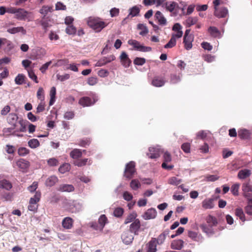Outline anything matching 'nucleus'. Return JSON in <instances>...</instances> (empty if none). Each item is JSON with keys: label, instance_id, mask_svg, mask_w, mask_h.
I'll use <instances>...</instances> for the list:
<instances>
[{"label": "nucleus", "instance_id": "nucleus-16", "mask_svg": "<svg viewBox=\"0 0 252 252\" xmlns=\"http://www.w3.org/2000/svg\"><path fill=\"white\" fill-rule=\"evenodd\" d=\"M15 14V17L18 20H25L28 14V12L22 8H17Z\"/></svg>", "mask_w": 252, "mask_h": 252}, {"label": "nucleus", "instance_id": "nucleus-53", "mask_svg": "<svg viewBox=\"0 0 252 252\" xmlns=\"http://www.w3.org/2000/svg\"><path fill=\"white\" fill-rule=\"evenodd\" d=\"M176 39L174 38V37L172 36L169 41L164 45V48H172L176 45Z\"/></svg>", "mask_w": 252, "mask_h": 252}, {"label": "nucleus", "instance_id": "nucleus-29", "mask_svg": "<svg viewBox=\"0 0 252 252\" xmlns=\"http://www.w3.org/2000/svg\"><path fill=\"white\" fill-rule=\"evenodd\" d=\"M17 166L21 169H26L29 166V162L24 159H20L16 162Z\"/></svg>", "mask_w": 252, "mask_h": 252}, {"label": "nucleus", "instance_id": "nucleus-33", "mask_svg": "<svg viewBox=\"0 0 252 252\" xmlns=\"http://www.w3.org/2000/svg\"><path fill=\"white\" fill-rule=\"evenodd\" d=\"M56 89L55 87H52L50 92V100L49 101V105H52L54 103L56 99Z\"/></svg>", "mask_w": 252, "mask_h": 252}, {"label": "nucleus", "instance_id": "nucleus-31", "mask_svg": "<svg viewBox=\"0 0 252 252\" xmlns=\"http://www.w3.org/2000/svg\"><path fill=\"white\" fill-rule=\"evenodd\" d=\"M140 8L138 6L135 5L133 6L129 9V12L128 17L130 16L132 18L137 16L140 12Z\"/></svg>", "mask_w": 252, "mask_h": 252}, {"label": "nucleus", "instance_id": "nucleus-20", "mask_svg": "<svg viewBox=\"0 0 252 252\" xmlns=\"http://www.w3.org/2000/svg\"><path fill=\"white\" fill-rule=\"evenodd\" d=\"M184 243L181 239L175 240L172 242L171 247L172 249L180 250L183 248Z\"/></svg>", "mask_w": 252, "mask_h": 252}, {"label": "nucleus", "instance_id": "nucleus-5", "mask_svg": "<svg viewBox=\"0 0 252 252\" xmlns=\"http://www.w3.org/2000/svg\"><path fill=\"white\" fill-rule=\"evenodd\" d=\"M128 44L133 47L136 50L141 52H149L151 51L152 48L149 46H145L140 44V43L133 39H130L128 41Z\"/></svg>", "mask_w": 252, "mask_h": 252}, {"label": "nucleus", "instance_id": "nucleus-56", "mask_svg": "<svg viewBox=\"0 0 252 252\" xmlns=\"http://www.w3.org/2000/svg\"><path fill=\"white\" fill-rule=\"evenodd\" d=\"M183 151L186 153H189L190 152V145L189 143H184L181 146Z\"/></svg>", "mask_w": 252, "mask_h": 252}, {"label": "nucleus", "instance_id": "nucleus-10", "mask_svg": "<svg viewBox=\"0 0 252 252\" xmlns=\"http://www.w3.org/2000/svg\"><path fill=\"white\" fill-rule=\"evenodd\" d=\"M133 236L129 231L125 232L122 235V239L123 242L126 245L131 243L133 241Z\"/></svg>", "mask_w": 252, "mask_h": 252}, {"label": "nucleus", "instance_id": "nucleus-15", "mask_svg": "<svg viewBox=\"0 0 252 252\" xmlns=\"http://www.w3.org/2000/svg\"><path fill=\"white\" fill-rule=\"evenodd\" d=\"M157 214L156 210L153 208L148 209L143 215L145 220H150L156 217Z\"/></svg>", "mask_w": 252, "mask_h": 252}, {"label": "nucleus", "instance_id": "nucleus-1", "mask_svg": "<svg viewBox=\"0 0 252 252\" xmlns=\"http://www.w3.org/2000/svg\"><path fill=\"white\" fill-rule=\"evenodd\" d=\"M87 24L90 28L96 32H101L108 25V23L103 21L100 18L93 17L88 18Z\"/></svg>", "mask_w": 252, "mask_h": 252}, {"label": "nucleus", "instance_id": "nucleus-63", "mask_svg": "<svg viewBox=\"0 0 252 252\" xmlns=\"http://www.w3.org/2000/svg\"><path fill=\"white\" fill-rule=\"evenodd\" d=\"M15 148L14 146L10 145H6L5 147V150L6 152L9 154H13L15 151Z\"/></svg>", "mask_w": 252, "mask_h": 252}, {"label": "nucleus", "instance_id": "nucleus-7", "mask_svg": "<svg viewBox=\"0 0 252 252\" xmlns=\"http://www.w3.org/2000/svg\"><path fill=\"white\" fill-rule=\"evenodd\" d=\"M115 60V57L113 55L108 56L107 57H104L99 60L96 63L95 66H102L107 63H110L111 62Z\"/></svg>", "mask_w": 252, "mask_h": 252}, {"label": "nucleus", "instance_id": "nucleus-12", "mask_svg": "<svg viewBox=\"0 0 252 252\" xmlns=\"http://www.w3.org/2000/svg\"><path fill=\"white\" fill-rule=\"evenodd\" d=\"M120 60L122 64L125 67H128L130 66L131 62L126 52H123L122 53L120 56Z\"/></svg>", "mask_w": 252, "mask_h": 252}, {"label": "nucleus", "instance_id": "nucleus-2", "mask_svg": "<svg viewBox=\"0 0 252 252\" xmlns=\"http://www.w3.org/2000/svg\"><path fill=\"white\" fill-rule=\"evenodd\" d=\"M206 220L207 224L201 225L200 227L204 233L210 236L215 233L213 227L217 225L218 222L216 218L212 216H209Z\"/></svg>", "mask_w": 252, "mask_h": 252}, {"label": "nucleus", "instance_id": "nucleus-57", "mask_svg": "<svg viewBox=\"0 0 252 252\" xmlns=\"http://www.w3.org/2000/svg\"><path fill=\"white\" fill-rule=\"evenodd\" d=\"M146 62V60L144 58L136 57L133 63L138 65H142Z\"/></svg>", "mask_w": 252, "mask_h": 252}, {"label": "nucleus", "instance_id": "nucleus-6", "mask_svg": "<svg viewBox=\"0 0 252 252\" xmlns=\"http://www.w3.org/2000/svg\"><path fill=\"white\" fill-rule=\"evenodd\" d=\"M97 101L95 97H93V99L88 96H84L80 98L78 103L83 107H88L94 105Z\"/></svg>", "mask_w": 252, "mask_h": 252}, {"label": "nucleus", "instance_id": "nucleus-21", "mask_svg": "<svg viewBox=\"0 0 252 252\" xmlns=\"http://www.w3.org/2000/svg\"><path fill=\"white\" fill-rule=\"evenodd\" d=\"M193 41V36L189 35V37H184V43L185 47L187 50L190 49L192 47V42Z\"/></svg>", "mask_w": 252, "mask_h": 252}, {"label": "nucleus", "instance_id": "nucleus-40", "mask_svg": "<svg viewBox=\"0 0 252 252\" xmlns=\"http://www.w3.org/2000/svg\"><path fill=\"white\" fill-rule=\"evenodd\" d=\"M137 28L138 29L140 30V32H139V34L142 36L145 35L148 32V30L147 27L143 24H139L137 26Z\"/></svg>", "mask_w": 252, "mask_h": 252}, {"label": "nucleus", "instance_id": "nucleus-62", "mask_svg": "<svg viewBox=\"0 0 252 252\" xmlns=\"http://www.w3.org/2000/svg\"><path fill=\"white\" fill-rule=\"evenodd\" d=\"M124 213V210L123 208L118 207L115 209L114 211V215L117 217H121Z\"/></svg>", "mask_w": 252, "mask_h": 252}, {"label": "nucleus", "instance_id": "nucleus-27", "mask_svg": "<svg viewBox=\"0 0 252 252\" xmlns=\"http://www.w3.org/2000/svg\"><path fill=\"white\" fill-rule=\"evenodd\" d=\"M7 32L11 34H15L18 32H22L23 34L26 33V31L22 27H14L8 29Z\"/></svg>", "mask_w": 252, "mask_h": 252}, {"label": "nucleus", "instance_id": "nucleus-28", "mask_svg": "<svg viewBox=\"0 0 252 252\" xmlns=\"http://www.w3.org/2000/svg\"><path fill=\"white\" fill-rule=\"evenodd\" d=\"M238 136L241 139H247L250 136V132L246 129H241L238 131Z\"/></svg>", "mask_w": 252, "mask_h": 252}, {"label": "nucleus", "instance_id": "nucleus-11", "mask_svg": "<svg viewBox=\"0 0 252 252\" xmlns=\"http://www.w3.org/2000/svg\"><path fill=\"white\" fill-rule=\"evenodd\" d=\"M157 244L158 240L156 238H152L147 244V252H156Z\"/></svg>", "mask_w": 252, "mask_h": 252}, {"label": "nucleus", "instance_id": "nucleus-60", "mask_svg": "<svg viewBox=\"0 0 252 252\" xmlns=\"http://www.w3.org/2000/svg\"><path fill=\"white\" fill-rule=\"evenodd\" d=\"M31 203V200L29 201V205L28 206V210L36 212L38 208V205L36 203L32 202Z\"/></svg>", "mask_w": 252, "mask_h": 252}, {"label": "nucleus", "instance_id": "nucleus-4", "mask_svg": "<svg viewBox=\"0 0 252 252\" xmlns=\"http://www.w3.org/2000/svg\"><path fill=\"white\" fill-rule=\"evenodd\" d=\"M135 172V163L133 161H130L126 166L124 176L127 179H130L133 177Z\"/></svg>", "mask_w": 252, "mask_h": 252}, {"label": "nucleus", "instance_id": "nucleus-18", "mask_svg": "<svg viewBox=\"0 0 252 252\" xmlns=\"http://www.w3.org/2000/svg\"><path fill=\"white\" fill-rule=\"evenodd\" d=\"M188 236L194 241L199 242H202L203 240L202 236L200 234H198L197 232L194 231H189Z\"/></svg>", "mask_w": 252, "mask_h": 252}, {"label": "nucleus", "instance_id": "nucleus-52", "mask_svg": "<svg viewBox=\"0 0 252 252\" xmlns=\"http://www.w3.org/2000/svg\"><path fill=\"white\" fill-rule=\"evenodd\" d=\"M29 150L25 147H21L18 150V154L20 156H25L29 153Z\"/></svg>", "mask_w": 252, "mask_h": 252}, {"label": "nucleus", "instance_id": "nucleus-64", "mask_svg": "<svg viewBox=\"0 0 252 252\" xmlns=\"http://www.w3.org/2000/svg\"><path fill=\"white\" fill-rule=\"evenodd\" d=\"M37 97L39 99L42 100L44 98V90L41 87L39 88L37 92Z\"/></svg>", "mask_w": 252, "mask_h": 252}, {"label": "nucleus", "instance_id": "nucleus-22", "mask_svg": "<svg viewBox=\"0 0 252 252\" xmlns=\"http://www.w3.org/2000/svg\"><path fill=\"white\" fill-rule=\"evenodd\" d=\"M198 20L197 17H189L184 22V24L187 27H190L192 25L196 24Z\"/></svg>", "mask_w": 252, "mask_h": 252}, {"label": "nucleus", "instance_id": "nucleus-35", "mask_svg": "<svg viewBox=\"0 0 252 252\" xmlns=\"http://www.w3.org/2000/svg\"><path fill=\"white\" fill-rule=\"evenodd\" d=\"M98 222L100 229L103 230L105 225L108 223V220L105 215H101L98 219Z\"/></svg>", "mask_w": 252, "mask_h": 252}, {"label": "nucleus", "instance_id": "nucleus-8", "mask_svg": "<svg viewBox=\"0 0 252 252\" xmlns=\"http://www.w3.org/2000/svg\"><path fill=\"white\" fill-rule=\"evenodd\" d=\"M141 224L140 220L138 219H136L130 225L129 232L134 233L135 235L138 234L139 230L140 228Z\"/></svg>", "mask_w": 252, "mask_h": 252}, {"label": "nucleus", "instance_id": "nucleus-59", "mask_svg": "<svg viewBox=\"0 0 252 252\" xmlns=\"http://www.w3.org/2000/svg\"><path fill=\"white\" fill-rule=\"evenodd\" d=\"M47 163L50 166H55L58 165L59 161L56 158H51L47 160Z\"/></svg>", "mask_w": 252, "mask_h": 252}, {"label": "nucleus", "instance_id": "nucleus-51", "mask_svg": "<svg viewBox=\"0 0 252 252\" xmlns=\"http://www.w3.org/2000/svg\"><path fill=\"white\" fill-rule=\"evenodd\" d=\"M246 212L250 215H252V198L249 200L248 205L245 208Z\"/></svg>", "mask_w": 252, "mask_h": 252}, {"label": "nucleus", "instance_id": "nucleus-45", "mask_svg": "<svg viewBox=\"0 0 252 252\" xmlns=\"http://www.w3.org/2000/svg\"><path fill=\"white\" fill-rule=\"evenodd\" d=\"M66 33L69 35H74L77 32L76 28L73 25L68 26L65 29Z\"/></svg>", "mask_w": 252, "mask_h": 252}, {"label": "nucleus", "instance_id": "nucleus-30", "mask_svg": "<svg viewBox=\"0 0 252 252\" xmlns=\"http://www.w3.org/2000/svg\"><path fill=\"white\" fill-rule=\"evenodd\" d=\"M208 32L213 37L219 38L221 37L220 32L215 27H210L208 29Z\"/></svg>", "mask_w": 252, "mask_h": 252}, {"label": "nucleus", "instance_id": "nucleus-17", "mask_svg": "<svg viewBox=\"0 0 252 252\" xmlns=\"http://www.w3.org/2000/svg\"><path fill=\"white\" fill-rule=\"evenodd\" d=\"M73 220L70 217H65L62 221L63 227L66 229H69L73 226Z\"/></svg>", "mask_w": 252, "mask_h": 252}, {"label": "nucleus", "instance_id": "nucleus-39", "mask_svg": "<svg viewBox=\"0 0 252 252\" xmlns=\"http://www.w3.org/2000/svg\"><path fill=\"white\" fill-rule=\"evenodd\" d=\"M26 77L23 74H19L15 78V82L17 85H22L24 83Z\"/></svg>", "mask_w": 252, "mask_h": 252}, {"label": "nucleus", "instance_id": "nucleus-44", "mask_svg": "<svg viewBox=\"0 0 252 252\" xmlns=\"http://www.w3.org/2000/svg\"><path fill=\"white\" fill-rule=\"evenodd\" d=\"M41 198V192L39 191H36L33 197H31L30 200L32 202L37 203L40 201Z\"/></svg>", "mask_w": 252, "mask_h": 252}, {"label": "nucleus", "instance_id": "nucleus-42", "mask_svg": "<svg viewBox=\"0 0 252 252\" xmlns=\"http://www.w3.org/2000/svg\"><path fill=\"white\" fill-rule=\"evenodd\" d=\"M53 8L52 6H43L40 10V13L45 17L49 12H52Z\"/></svg>", "mask_w": 252, "mask_h": 252}, {"label": "nucleus", "instance_id": "nucleus-36", "mask_svg": "<svg viewBox=\"0 0 252 252\" xmlns=\"http://www.w3.org/2000/svg\"><path fill=\"white\" fill-rule=\"evenodd\" d=\"M235 215L238 217L242 222H245L246 220L245 214L243 210L240 208H238L235 210Z\"/></svg>", "mask_w": 252, "mask_h": 252}, {"label": "nucleus", "instance_id": "nucleus-46", "mask_svg": "<svg viewBox=\"0 0 252 252\" xmlns=\"http://www.w3.org/2000/svg\"><path fill=\"white\" fill-rule=\"evenodd\" d=\"M240 188V184L238 183L233 185L231 188V191L232 193L235 196L239 194V189Z\"/></svg>", "mask_w": 252, "mask_h": 252}, {"label": "nucleus", "instance_id": "nucleus-61", "mask_svg": "<svg viewBox=\"0 0 252 252\" xmlns=\"http://www.w3.org/2000/svg\"><path fill=\"white\" fill-rule=\"evenodd\" d=\"M98 80L96 77H90L88 79L87 83L90 86H94L97 83Z\"/></svg>", "mask_w": 252, "mask_h": 252}, {"label": "nucleus", "instance_id": "nucleus-32", "mask_svg": "<svg viewBox=\"0 0 252 252\" xmlns=\"http://www.w3.org/2000/svg\"><path fill=\"white\" fill-rule=\"evenodd\" d=\"M82 152L80 149H74L70 153V156L73 159H77L82 157Z\"/></svg>", "mask_w": 252, "mask_h": 252}, {"label": "nucleus", "instance_id": "nucleus-23", "mask_svg": "<svg viewBox=\"0 0 252 252\" xmlns=\"http://www.w3.org/2000/svg\"><path fill=\"white\" fill-rule=\"evenodd\" d=\"M59 180L56 176H51L48 177L45 181V185L47 187H52L54 186L58 182Z\"/></svg>", "mask_w": 252, "mask_h": 252}, {"label": "nucleus", "instance_id": "nucleus-14", "mask_svg": "<svg viewBox=\"0 0 252 252\" xmlns=\"http://www.w3.org/2000/svg\"><path fill=\"white\" fill-rule=\"evenodd\" d=\"M57 190L62 192H72L74 190V187L72 185L61 184L58 188Z\"/></svg>", "mask_w": 252, "mask_h": 252}, {"label": "nucleus", "instance_id": "nucleus-26", "mask_svg": "<svg viewBox=\"0 0 252 252\" xmlns=\"http://www.w3.org/2000/svg\"><path fill=\"white\" fill-rule=\"evenodd\" d=\"M12 188V184L6 179L0 181V188L9 190Z\"/></svg>", "mask_w": 252, "mask_h": 252}, {"label": "nucleus", "instance_id": "nucleus-37", "mask_svg": "<svg viewBox=\"0 0 252 252\" xmlns=\"http://www.w3.org/2000/svg\"><path fill=\"white\" fill-rule=\"evenodd\" d=\"M182 182V180L181 179H178L176 177H172L168 179V183L170 185H171L173 186H178Z\"/></svg>", "mask_w": 252, "mask_h": 252}, {"label": "nucleus", "instance_id": "nucleus-55", "mask_svg": "<svg viewBox=\"0 0 252 252\" xmlns=\"http://www.w3.org/2000/svg\"><path fill=\"white\" fill-rule=\"evenodd\" d=\"M169 230H166L158 236V244H162L164 242L166 236L169 234Z\"/></svg>", "mask_w": 252, "mask_h": 252}, {"label": "nucleus", "instance_id": "nucleus-25", "mask_svg": "<svg viewBox=\"0 0 252 252\" xmlns=\"http://www.w3.org/2000/svg\"><path fill=\"white\" fill-rule=\"evenodd\" d=\"M242 190L244 195L245 197L250 196L251 192L252 191V188L249 183H244L242 186Z\"/></svg>", "mask_w": 252, "mask_h": 252}, {"label": "nucleus", "instance_id": "nucleus-24", "mask_svg": "<svg viewBox=\"0 0 252 252\" xmlns=\"http://www.w3.org/2000/svg\"><path fill=\"white\" fill-rule=\"evenodd\" d=\"M251 170L247 169H244L241 170L239 171L238 173V177L240 179H245L246 178L249 177L251 175Z\"/></svg>", "mask_w": 252, "mask_h": 252}, {"label": "nucleus", "instance_id": "nucleus-58", "mask_svg": "<svg viewBox=\"0 0 252 252\" xmlns=\"http://www.w3.org/2000/svg\"><path fill=\"white\" fill-rule=\"evenodd\" d=\"M208 131L201 130L196 133V138L204 139L205 138L208 134Z\"/></svg>", "mask_w": 252, "mask_h": 252}, {"label": "nucleus", "instance_id": "nucleus-19", "mask_svg": "<svg viewBox=\"0 0 252 252\" xmlns=\"http://www.w3.org/2000/svg\"><path fill=\"white\" fill-rule=\"evenodd\" d=\"M19 124L20 125V127L19 129H17L14 131L12 133L13 135H16L17 136H22V135L16 134V132H25L26 131V123H29L28 121H25L23 120H21L18 122Z\"/></svg>", "mask_w": 252, "mask_h": 252}, {"label": "nucleus", "instance_id": "nucleus-13", "mask_svg": "<svg viewBox=\"0 0 252 252\" xmlns=\"http://www.w3.org/2000/svg\"><path fill=\"white\" fill-rule=\"evenodd\" d=\"M18 119L17 114L12 113L9 114L7 121L9 124L12 125V129H14L16 127V122Z\"/></svg>", "mask_w": 252, "mask_h": 252}, {"label": "nucleus", "instance_id": "nucleus-54", "mask_svg": "<svg viewBox=\"0 0 252 252\" xmlns=\"http://www.w3.org/2000/svg\"><path fill=\"white\" fill-rule=\"evenodd\" d=\"M163 162H170L172 160V158L171 154L166 151L163 153Z\"/></svg>", "mask_w": 252, "mask_h": 252}, {"label": "nucleus", "instance_id": "nucleus-43", "mask_svg": "<svg viewBox=\"0 0 252 252\" xmlns=\"http://www.w3.org/2000/svg\"><path fill=\"white\" fill-rule=\"evenodd\" d=\"M167 24L166 19L164 17L163 14L158 11V25L164 26Z\"/></svg>", "mask_w": 252, "mask_h": 252}, {"label": "nucleus", "instance_id": "nucleus-3", "mask_svg": "<svg viewBox=\"0 0 252 252\" xmlns=\"http://www.w3.org/2000/svg\"><path fill=\"white\" fill-rule=\"evenodd\" d=\"M162 7L165 8L167 11L171 13V15L176 16L178 15L179 6L174 1L165 2Z\"/></svg>", "mask_w": 252, "mask_h": 252}, {"label": "nucleus", "instance_id": "nucleus-38", "mask_svg": "<svg viewBox=\"0 0 252 252\" xmlns=\"http://www.w3.org/2000/svg\"><path fill=\"white\" fill-rule=\"evenodd\" d=\"M70 169V165L68 163H64L63 165H61L59 168V171L63 174L66 172L68 171Z\"/></svg>", "mask_w": 252, "mask_h": 252}, {"label": "nucleus", "instance_id": "nucleus-47", "mask_svg": "<svg viewBox=\"0 0 252 252\" xmlns=\"http://www.w3.org/2000/svg\"><path fill=\"white\" fill-rule=\"evenodd\" d=\"M28 76L29 77L33 80L36 83H38V81L37 79V76L35 74L34 71L32 69H28Z\"/></svg>", "mask_w": 252, "mask_h": 252}, {"label": "nucleus", "instance_id": "nucleus-9", "mask_svg": "<svg viewBox=\"0 0 252 252\" xmlns=\"http://www.w3.org/2000/svg\"><path fill=\"white\" fill-rule=\"evenodd\" d=\"M228 14V10L225 7H215L214 15L218 18L225 17Z\"/></svg>", "mask_w": 252, "mask_h": 252}, {"label": "nucleus", "instance_id": "nucleus-41", "mask_svg": "<svg viewBox=\"0 0 252 252\" xmlns=\"http://www.w3.org/2000/svg\"><path fill=\"white\" fill-rule=\"evenodd\" d=\"M39 142L36 139H32L29 141L28 145L32 149H35L39 146Z\"/></svg>", "mask_w": 252, "mask_h": 252}, {"label": "nucleus", "instance_id": "nucleus-50", "mask_svg": "<svg viewBox=\"0 0 252 252\" xmlns=\"http://www.w3.org/2000/svg\"><path fill=\"white\" fill-rule=\"evenodd\" d=\"M88 160V158L79 159L74 162V164L78 167H82L86 165Z\"/></svg>", "mask_w": 252, "mask_h": 252}, {"label": "nucleus", "instance_id": "nucleus-49", "mask_svg": "<svg viewBox=\"0 0 252 252\" xmlns=\"http://www.w3.org/2000/svg\"><path fill=\"white\" fill-rule=\"evenodd\" d=\"M136 214L135 213H132L129 214L126 219L125 223L127 224L133 221V220L134 221V220H136Z\"/></svg>", "mask_w": 252, "mask_h": 252}, {"label": "nucleus", "instance_id": "nucleus-34", "mask_svg": "<svg viewBox=\"0 0 252 252\" xmlns=\"http://www.w3.org/2000/svg\"><path fill=\"white\" fill-rule=\"evenodd\" d=\"M213 206V200L212 199H205L202 202V207L205 209H211Z\"/></svg>", "mask_w": 252, "mask_h": 252}, {"label": "nucleus", "instance_id": "nucleus-48", "mask_svg": "<svg viewBox=\"0 0 252 252\" xmlns=\"http://www.w3.org/2000/svg\"><path fill=\"white\" fill-rule=\"evenodd\" d=\"M130 186L133 189L136 190L140 187V184L138 180L134 179L131 181Z\"/></svg>", "mask_w": 252, "mask_h": 252}]
</instances>
